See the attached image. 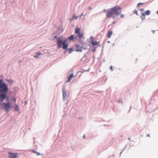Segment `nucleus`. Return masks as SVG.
Here are the masks:
<instances>
[{"label": "nucleus", "mask_w": 158, "mask_h": 158, "mask_svg": "<svg viewBox=\"0 0 158 158\" xmlns=\"http://www.w3.org/2000/svg\"><path fill=\"white\" fill-rule=\"evenodd\" d=\"M8 90L7 85L3 82L2 80H0V99L3 101L5 99Z\"/></svg>", "instance_id": "f257e3e1"}, {"label": "nucleus", "mask_w": 158, "mask_h": 158, "mask_svg": "<svg viewBox=\"0 0 158 158\" xmlns=\"http://www.w3.org/2000/svg\"><path fill=\"white\" fill-rule=\"evenodd\" d=\"M61 38V37L59 38L57 42V48H60L62 47L64 50L67 49L68 45V44L66 43L67 39L64 38L62 40L60 39Z\"/></svg>", "instance_id": "f03ea898"}, {"label": "nucleus", "mask_w": 158, "mask_h": 158, "mask_svg": "<svg viewBox=\"0 0 158 158\" xmlns=\"http://www.w3.org/2000/svg\"><path fill=\"white\" fill-rule=\"evenodd\" d=\"M113 13L114 15L118 16L121 12V8L119 6H116L111 8Z\"/></svg>", "instance_id": "7ed1b4c3"}, {"label": "nucleus", "mask_w": 158, "mask_h": 158, "mask_svg": "<svg viewBox=\"0 0 158 158\" xmlns=\"http://www.w3.org/2000/svg\"><path fill=\"white\" fill-rule=\"evenodd\" d=\"M111 8L108 10L106 12V10L104 9V12H106V17L108 18L111 17L113 15H114V13H113V11Z\"/></svg>", "instance_id": "20e7f679"}, {"label": "nucleus", "mask_w": 158, "mask_h": 158, "mask_svg": "<svg viewBox=\"0 0 158 158\" xmlns=\"http://www.w3.org/2000/svg\"><path fill=\"white\" fill-rule=\"evenodd\" d=\"M2 105L5 111L7 112H8L9 109L11 108V103L9 102L6 103L3 102L2 103Z\"/></svg>", "instance_id": "39448f33"}, {"label": "nucleus", "mask_w": 158, "mask_h": 158, "mask_svg": "<svg viewBox=\"0 0 158 158\" xmlns=\"http://www.w3.org/2000/svg\"><path fill=\"white\" fill-rule=\"evenodd\" d=\"M75 32L78 35V37L81 39L83 36V33L82 31H81L80 28H76L75 29Z\"/></svg>", "instance_id": "423d86ee"}, {"label": "nucleus", "mask_w": 158, "mask_h": 158, "mask_svg": "<svg viewBox=\"0 0 158 158\" xmlns=\"http://www.w3.org/2000/svg\"><path fill=\"white\" fill-rule=\"evenodd\" d=\"M9 154L10 158H17L18 157V154L17 153H14L9 152Z\"/></svg>", "instance_id": "0eeeda50"}, {"label": "nucleus", "mask_w": 158, "mask_h": 158, "mask_svg": "<svg viewBox=\"0 0 158 158\" xmlns=\"http://www.w3.org/2000/svg\"><path fill=\"white\" fill-rule=\"evenodd\" d=\"M75 47L76 48V51L81 52L82 51V47H80L78 45H76Z\"/></svg>", "instance_id": "6e6552de"}, {"label": "nucleus", "mask_w": 158, "mask_h": 158, "mask_svg": "<svg viewBox=\"0 0 158 158\" xmlns=\"http://www.w3.org/2000/svg\"><path fill=\"white\" fill-rule=\"evenodd\" d=\"M112 33V31L111 30H109L108 31L107 37L108 38H110Z\"/></svg>", "instance_id": "1a4fd4ad"}, {"label": "nucleus", "mask_w": 158, "mask_h": 158, "mask_svg": "<svg viewBox=\"0 0 158 158\" xmlns=\"http://www.w3.org/2000/svg\"><path fill=\"white\" fill-rule=\"evenodd\" d=\"M73 73H72L69 77L67 81V82H69L71 81V79L73 77Z\"/></svg>", "instance_id": "9d476101"}, {"label": "nucleus", "mask_w": 158, "mask_h": 158, "mask_svg": "<svg viewBox=\"0 0 158 158\" xmlns=\"http://www.w3.org/2000/svg\"><path fill=\"white\" fill-rule=\"evenodd\" d=\"M62 92L63 99H65L66 96V92L63 89H62Z\"/></svg>", "instance_id": "9b49d317"}, {"label": "nucleus", "mask_w": 158, "mask_h": 158, "mask_svg": "<svg viewBox=\"0 0 158 158\" xmlns=\"http://www.w3.org/2000/svg\"><path fill=\"white\" fill-rule=\"evenodd\" d=\"M92 45L93 46H94L95 45H98L99 43L98 42H97L96 41H91V42Z\"/></svg>", "instance_id": "f8f14e48"}, {"label": "nucleus", "mask_w": 158, "mask_h": 158, "mask_svg": "<svg viewBox=\"0 0 158 158\" xmlns=\"http://www.w3.org/2000/svg\"><path fill=\"white\" fill-rule=\"evenodd\" d=\"M150 14V11L149 10H148L145 13H142V15L143 16H144L145 15H149Z\"/></svg>", "instance_id": "ddd939ff"}, {"label": "nucleus", "mask_w": 158, "mask_h": 158, "mask_svg": "<svg viewBox=\"0 0 158 158\" xmlns=\"http://www.w3.org/2000/svg\"><path fill=\"white\" fill-rule=\"evenodd\" d=\"M74 38V36L73 35H71L70 37H69L66 39H67V40H73Z\"/></svg>", "instance_id": "4468645a"}, {"label": "nucleus", "mask_w": 158, "mask_h": 158, "mask_svg": "<svg viewBox=\"0 0 158 158\" xmlns=\"http://www.w3.org/2000/svg\"><path fill=\"white\" fill-rule=\"evenodd\" d=\"M19 106L18 105H16L15 107V110L18 111L19 110Z\"/></svg>", "instance_id": "2eb2a0df"}, {"label": "nucleus", "mask_w": 158, "mask_h": 158, "mask_svg": "<svg viewBox=\"0 0 158 158\" xmlns=\"http://www.w3.org/2000/svg\"><path fill=\"white\" fill-rule=\"evenodd\" d=\"M42 54L41 53H38L37 54V55H35L34 56V57L35 58H37L40 55H42Z\"/></svg>", "instance_id": "dca6fc26"}, {"label": "nucleus", "mask_w": 158, "mask_h": 158, "mask_svg": "<svg viewBox=\"0 0 158 158\" xmlns=\"http://www.w3.org/2000/svg\"><path fill=\"white\" fill-rule=\"evenodd\" d=\"M68 50L69 52V53H71V52H72L73 51V48H69V49H68Z\"/></svg>", "instance_id": "f3484780"}, {"label": "nucleus", "mask_w": 158, "mask_h": 158, "mask_svg": "<svg viewBox=\"0 0 158 158\" xmlns=\"http://www.w3.org/2000/svg\"><path fill=\"white\" fill-rule=\"evenodd\" d=\"M143 3H139L137 5V6L139 7L140 5H143Z\"/></svg>", "instance_id": "a211bd4d"}, {"label": "nucleus", "mask_w": 158, "mask_h": 158, "mask_svg": "<svg viewBox=\"0 0 158 158\" xmlns=\"http://www.w3.org/2000/svg\"><path fill=\"white\" fill-rule=\"evenodd\" d=\"M134 12H135V13L137 15H138V13H137V11L136 10H134Z\"/></svg>", "instance_id": "6ab92c4d"}, {"label": "nucleus", "mask_w": 158, "mask_h": 158, "mask_svg": "<svg viewBox=\"0 0 158 158\" xmlns=\"http://www.w3.org/2000/svg\"><path fill=\"white\" fill-rule=\"evenodd\" d=\"M78 17V16H73V18L75 19H77Z\"/></svg>", "instance_id": "aec40b11"}, {"label": "nucleus", "mask_w": 158, "mask_h": 158, "mask_svg": "<svg viewBox=\"0 0 158 158\" xmlns=\"http://www.w3.org/2000/svg\"><path fill=\"white\" fill-rule=\"evenodd\" d=\"M90 40H91V41H93V37L92 36H91L90 37Z\"/></svg>", "instance_id": "412c9836"}, {"label": "nucleus", "mask_w": 158, "mask_h": 158, "mask_svg": "<svg viewBox=\"0 0 158 158\" xmlns=\"http://www.w3.org/2000/svg\"><path fill=\"white\" fill-rule=\"evenodd\" d=\"M124 17V15H121L120 16V18H122Z\"/></svg>", "instance_id": "4be33fe9"}, {"label": "nucleus", "mask_w": 158, "mask_h": 158, "mask_svg": "<svg viewBox=\"0 0 158 158\" xmlns=\"http://www.w3.org/2000/svg\"><path fill=\"white\" fill-rule=\"evenodd\" d=\"M110 69L111 71H113L112 67V66H110Z\"/></svg>", "instance_id": "5701e85b"}, {"label": "nucleus", "mask_w": 158, "mask_h": 158, "mask_svg": "<svg viewBox=\"0 0 158 158\" xmlns=\"http://www.w3.org/2000/svg\"><path fill=\"white\" fill-rule=\"evenodd\" d=\"M95 48H95L93 50V52H94L95 51Z\"/></svg>", "instance_id": "b1692460"}, {"label": "nucleus", "mask_w": 158, "mask_h": 158, "mask_svg": "<svg viewBox=\"0 0 158 158\" xmlns=\"http://www.w3.org/2000/svg\"><path fill=\"white\" fill-rule=\"evenodd\" d=\"M16 101V99L15 98H14V102H15Z\"/></svg>", "instance_id": "393cba45"}, {"label": "nucleus", "mask_w": 158, "mask_h": 158, "mask_svg": "<svg viewBox=\"0 0 158 158\" xmlns=\"http://www.w3.org/2000/svg\"><path fill=\"white\" fill-rule=\"evenodd\" d=\"M57 37V36H55L54 37V38H56Z\"/></svg>", "instance_id": "a878e982"}, {"label": "nucleus", "mask_w": 158, "mask_h": 158, "mask_svg": "<svg viewBox=\"0 0 158 158\" xmlns=\"http://www.w3.org/2000/svg\"><path fill=\"white\" fill-rule=\"evenodd\" d=\"M37 155H40V153H37Z\"/></svg>", "instance_id": "bb28decb"}, {"label": "nucleus", "mask_w": 158, "mask_h": 158, "mask_svg": "<svg viewBox=\"0 0 158 158\" xmlns=\"http://www.w3.org/2000/svg\"><path fill=\"white\" fill-rule=\"evenodd\" d=\"M156 13L158 14V10L156 12Z\"/></svg>", "instance_id": "cd10ccee"}, {"label": "nucleus", "mask_w": 158, "mask_h": 158, "mask_svg": "<svg viewBox=\"0 0 158 158\" xmlns=\"http://www.w3.org/2000/svg\"><path fill=\"white\" fill-rule=\"evenodd\" d=\"M143 10V9H141V11Z\"/></svg>", "instance_id": "c85d7f7f"}, {"label": "nucleus", "mask_w": 158, "mask_h": 158, "mask_svg": "<svg viewBox=\"0 0 158 158\" xmlns=\"http://www.w3.org/2000/svg\"><path fill=\"white\" fill-rule=\"evenodd\" d=\"M148 136H150V135H149V134H148Z\"/></svg>", "instance_id": "c756f323"}, {"label": "nucleus", "mask_w": 158, "mask_h": 158, "mask_svg": "<svg viewBox=\"0 0 158 158\" xmlns=\"http://www.w3.org/2000/svg\"><path fill=\"white\" fill-rule=\"evenodd\" d=\"M83 13L81 14V15H83Z\"/></svg>", "instance_id": "7c9ffc66"}, {"label": "nucleus", "mask_w": 158, "mask_h": 158, "mask_svg": "<svg viewBox=\"0 0 158 158\" xmlns=\"http://www.w3.org/2000/svg\"><path fill=\"white\" fill-rule=\"evenodd\" d=\"M153 33H154V32H155V31H153Z\"/></svg>", "instance_id": "2f4dec72"}, {"label": "nucleus", "mask_w": 158, "mask_h": 158, "mask_svg": "<svg viewBox=\"0 0 158 158\" xmlns=\"http://www.w3.org/2000/svg\"><path fill=\"white\" fill-rule=\"evenodd\" d=\"M153 33H154V32H155V31H153Z\"/></svg>", "instance_id": "473e14b6"}, {"label": "nucleus", "mask_w": 158, "mask_h": 158, "mask_svg": "<svg viewBox=\"0 0 158 158\" xmlns=\"http://www.w3.org/2000/svg\"><path fill=\"white\" fill-rule=\"evenodd\" d=\"M83 137H84V138H85V136H84Z\"/></svg>", "instance_id": "72a5a7b5"}, {"label": "nucleus", "mask_w": 158, "mask_h": 158, "mask_svg": "<svg viewBox=\"0 0 158 158\" xmlns=\"http://www.w3.org/2000/svg\"><path fill=\"white\" fill-rule=\"evenodd\" d=\"M128 139H129V140H130V138H129Z\"/></svg>", "instance_id": "f704fd0d"}]
</instances>
